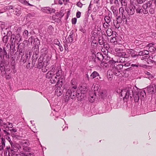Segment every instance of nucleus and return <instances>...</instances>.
I'll return each mask as SVG.
<instances>
[{"label": "nucleus", "instance_id": "59", "mask_svg": "<svg viewBox=\"0 0 156 156\" xmlns=\"http://www.w3.org/2000/svg\"><path fill=\"white\" fill-rule=\"evenodd\" d=\"M113 12L115 16L116 17L118 16L119 13L118 11L116 9L115 10H113Z\"/></svg>", "mask_w": 156, "mask_h": 156}, {"label": "nucleus", "instance_id": "14", "mask_svg": "<svg viewBox=\"0 0 156 156\" xmlns=\"http://www.w3.org/2000/svg\"><path fill=\"white\" fill-rule=\"evenodd\" d=\"M55 68L52 67L51 69L48 71L46 75V78L48 79H50L51 78L55 76Z\"/></svg>", "mask_w": 156, "mask_h": 156}, {"label": "nucleus", "instance_id": "49", "mask_svg": "<svg viewBox=\"0 0 156 156\" xmlns=\"http://www.w3.org/2000/svg\"><path fill=\"white\" fill-rule=\"evenodd\" d=\"M119 12L120 15L125 14L126 13V12H125L124 8L122 7L119 8Z\"/></svg>", "mask_w": 156, "mask_h": 156}, {"label": "nucleus", "instance_id": "12", "mask_svg": "<svg viewBox=\"0 0 156 156\" xmlns=\"http://www.w3.org/2000/svg\"><path fill=\"white\" fill-rule=\"evenodd\" d=\"M25 53V56L26 57V58L23 59V55H22L21 56V61L23 63L25 62L26 61V60L30 58L31 55H30V49L29 48L27 49L26 50Z\"/></svg>", "mask_w": 156, "mask_h": 156}, {"label": "nucleus", "instance_id": "20", "mask_svg": "<svg viewBox=\"0 0 156 156\" xmlns=\"http://www.w3.org/2000/svg\"><path fill=\"white\" fill-rule=\"evenodd\" d=\"M50 79V82L51 83L53 84L57 83V84L60 86V83H58V79L55 76Z\"/></svg>", "mask_w": 156, "mask_h": 156}, {"label": "nucleus", "instance_id": "6", "mask_svg": "<svg viewBox=\"0 0 156 156\" xmlns=\"http://www.w3.org/2000/svg\"><path fill=\"white\" fill-rule=\"evenodd\" d=\"M11 148L9 147H7V149L8 150L9 154H13L17 152L20 147L19 144H13V143L11 144Z\"/></svg>", "mask_w": 156, "mask_h": 156}, {"label": "nucleus", "instance_id": "11", "mask_svg": "<svg viewBox=\"0 0 156 156\" xmlns=\"http://www.w3.org/2000/svg\"><path fill=\"white\" fill-rule=\"evenodd\" d=\"M152 5V3H151L150 0L143 4L142 7L143 9V13L144 14H147L148 13V11L147 9L148 8L151 7Z\"/></svg>", "mask_w": 156, "mask_h": 156}, {"label": "nucleus", "instance_id": "58", "mask_svg": "<svg viewBox=\"0 0 156 156\" xmlns=\"http://www.w3.org/2000/svg\"><path fill=\"white\" fill-rule=\"evenodd\" d=\"M98 42L99 44L101 45H102L103 44H104L105 43L104 42V41L102 38H101V39H99Z\"/></svg>", "mask_w": 156, "mask_h": 156}, {"label": "nucleus", "instance_id": "47", "mask_svg": "<svg viewBox=\"0 0 156 156\" xmlns=\"http://www.w3.org/2000/svg\"><path fill=\"white\" fill-rule=\"evenodd\" d=\"M150 56L149 55V54L148 53H147V54L145 55H144L142 56V57L141 58V59L143 60L144 59L148 58H149L150 59Z\"/></svg>", "mask_w": 156, "mask_h": 156}, {"label": "nucleus", "instance_id": "48", "mask_svg": "<svg viewBox=\"0 0 156 156\" xmlns=\"http://www.w3.org/2000/svg\"><path fill=\"white\" fill-rule=\"evenodd\" d=\"M110 42L112 43H114L115 44H116L117 43L116 38L115 37H114L111 39Z\"/></svg>", "mask_w": 156, "mask_h": 156}, {"label": "nucleus", "instance_id": "56", "mask_svg": "<svg viewBox=\"0 0 156 156\" xmlns=\"http://www.w3.org/2000/svg\"><path fill=\"white\" fill-rule=\"evenodd\" d=\"M103 47L104 48L106 49V50H108L109 48V44L106 43V44H105V43L103 44Z\"/></svg>", "mask_w": 156, "mask_h": 156}, {"label": "nucleus", "instance_id": "41", "mask_svg": "<svg viewBox=\"0 0 156 156\" xmlns=\"http://www.w3.org/2000/svg\"><path fill=\"white\" fill-rule=\"evenodd\" d=\"M22 155L23 156H34V155L33 153H30L28 152L26 153H22Z\"/></svg>", "mask_w": 156, "mask_h": 156}, {"label": "nucleus", "instance_id": "30", "mask_svg": "<svg viewBox=\"0 0 156 156\" xmlns=\"http://www.w3.org/2000/svg\"><path fill=\"white\" fill-rule=\"evenodd\" d=\"M54 29L52 26L50 25L48 26V29L47 32L50 35H52L53 34Z\"/></svg>", "mask_w": 156, "mask_h": 156}, {"label": "nucleus", "instance_id": "7", "mask_svg": "<svg viewBox=\"0 0 156 156\" xmlns=\"http://www.w3.org/2000/svg\"><path fill=\"white\" fill-rule=\"evenodd\" d=\"M75 36L74 32L73 30L72 31L70 35L67 39H66V41H65L64 43H65V47H68L69 46L71 43L73 41L74 37Z\"/></svg>", "mask_w": 156, "mask_h": 156}, {"label": "nucleus", "instance_id": "35", "mask_svg": "<svg viewBox=\"0 0 156 156\" xmlns=\"http://www.w3.org/2000/svg\"><path fill=\"white\" fill-rule=\"evenodd\" d=\"M146 94L144 90H142L140 93V99L142 100L144 97L146 96Z\"/></svg>", "mask_w": 156, "mask_h": 156}, {"label": "nucleus", "instance_id": "60", "mask_svg": "<svg viewBox=\"0 0 156 156\" xmlns=\"http://www.w3.org/2000/svg\"><path fill=\"white\" fill-rule=\"evenodd\" d=\"M8 125H9V126H6V127L5 128V129H6V128H8V130H9V128H12L13 127V124L12 123H10L9 122H8Z\"/></svg>", "mask_w": 156, "mask_h": 156}, {"label": "nucleus", "instance_id": "36", "mask_svg": "<svg viewBox=\"0 0 156 156\" xmlns=\"http://www.w3.org/2000/svg\"><path fill=\"white\" fill-rule=\"evenodd\" d=\"M28 31L25 30L23 32V35L24 38L25 39H27L28 37Z\"/></svg>", "mask_w": 156, "mask_h": 156}, {"label": "nucleus", "instance_id": "22", "mask_svg": "<svg viewBox=\"0 0 156 156\" xmlns=\"http://www.w3.org/2000/svg\"><path fill=\"white\" fill-rule=\"evenodd\" d=\"M147 89L148 92L152 94L155 92V90L154 85H150L147 87Z\"/></svg>", "mask_w": 156, "mask_h": 156}, {"label": "nucleus", "instance_id": "25", "mask_svg": "<svg viewBox=\"0 0 156 156\" xmlns=\"http://www.w3.org/2000/svg\"><path fill=\"white\" fill-rule=\"evenodd\" d=\"M128 57H126L125 56H120L119 57L118 59L117 62L120 63H124L126 62V58H127Z\"/></svg>", "mask_w": 156, "mask_h": 156}, {"label": "nucleus", "instance_id": "51", "mask_svg": "<svg viewBox=\"0 0 156 156\" xmlns=\"http://www.w3.org/2000/svg\"><path fill=\"white\" fill-rule=\"evenodd\" d=\"M122 18L121 17V16H119L116 17V20H115L120 24L122 22Z\"/></svg>", "mask_w": 156, "mask_h": 156}, {"label": "nucleus", "instance_id": "62", "mask_svg": "<svg viewBox=\"0 0 156 156\" xmlns=\"http://www.w3.org/2000/svg\"><path fill=\"white\" fill-rule=\"evenodd\" d=\"M6 9L9 10L10 9H12L13 8V6L12 5H9L6 6L5 7Z\"/></svg>", "mask_w": 156, "mask_h": 156}, {"label": "nucleus", "instance_id": "63", "mask_svg": "<svg viewBox=\"0 0 156 156\" xmlns=\"http://www.w3.org/2000/svg\"><path fill=\"white\" fill-rule=\"evenodd\" d=\"M77 21L76 18H74L72 19V23L73 24H75Z\"/></svg>", "mask_w": 156, "mask_h": 156}, {"label": "nucleus", "instance_id": "15", "mask_svg": "<svg viewBox=\"0 0 156 156\" xmlns=\"http://www.w3.org/2000/svg\"><path fill=\"white\" fill-rule=\"evenodd\" d=\"M112 18V14L109 11L108 15L105 16L104 18V20L106 23H110Z\"/></svg>", "mask_w": 156, "mask_h": 156}, {"label": "nucleus", "instance_id": "10", "mask_svg": "<svg viewBox=\"0 0 156 156\" xmlns=\"http://www.w3.org/2000/svg\"><path fill=\"white\" fill-rule=\"evenodd\" d=\"M41 10L43 12L48 14L55 13V9L51 8L49 7H42Z\"/></svg>", "mask_w": 156, "mask_h": 156}, {"label": "nucleus", "instance_id": "57", "mask_svg": "<svg viewBox=\"0 0 156 156\" xmlns=\"http://www.w3.org/2000/svg\"><path fill=\"white\" fill-rule=\"evenodd\" d=\"M53 43L55 44L58 45L60 44V43L57 39H55L53 41Z\"/></svg>", "mask_w": 156, "mask_h": 156}, {"label": "nucleus", "instance_id": "31", "mask_svg": "<svg viewBox=\"0 0 156 156\" xmlns=\"http://www.w3.org/2000/svg\"><path fill=\"white\" fill-rule=\"evenodd\" d=\"M146 0H134L133 3L136 6H138V5L139 4H142L143 2H145Z\"/></svg>", "mask_w": 156, "mask_h": 156}, {"label": "nucleus", "instance_id": "50", "mask_svg": "<svg viewBox=\"0 0 156 156\" xmlns=\"http://www.w3.org/2000/svg\"><path fill=\"white\" fill-rule=\"evenodd\" d=\"M79 30L83 33L84 34H86V30L82 26H80L79 27Z\"/></svg>", "mask_w": 156, "mask_h": 156}, {"label": "nucleus", "instance_id": "3", "mask_svg": "<svg viewBox=\"0 0 156 156\" xmlns=\"http://www.w3.org/2000/svg\"><path fill=\"white\" fill-rule=\"evenodd\" d=\"M55 76L58 79V83H60V85L62 87L65 82V77L64 72L61 68H58L55 72Z\"/></svg>", "mask_w": 156, "mask_h": 156}, {"label": "nucleus", "instance_id": "52", "mask_svg": "<svg viewBox=\"0 0 156 156\" xmlns=\"http://www.w3.org/2000/svg\"><path fill=\"white\" fill-rule=\"evenodd\" d=\"M11 136L13 138H17L19 137V136L17 133H11Z\"/></svg>", "mask_w": 156, "mask_h": 156}, {"label": "nucleus", "instance_id": "45", "mask_svg": "<svg viewBox=\"0 0 156 156\" xmlns=\"http://www.w3.org/2000/svg\"><path fill=\"white\" fill-rule=\"evenodd\" d=\"M110 26V23H106L105 22L103 23V27L105 29H108Z\"/></svg>", "mask_w": 156, "mask_h": 156}, {"label": "nucleus", "instance_id": "61", "mask_svg": "<svg viewBox=\"0 0 156 156\" xmlns=\"http://www.w3.org/2000/svg\"><path fill=\"white\" fill-rule=\"evenodd\" d=\"M9 130L11 131V133H15L17 132L16 129L14 128H12V129H9Z\"/></svg>", "mask_w": 156, "mask_h": 156}, {"label": "nucleus", "instance_id": "39", "mask_svg": "<svg viewBox=\"0 0 156 156\" xmlns=\"http://www.w3.org/2000/svg\"><path fill=\"white\" fill-rule=\"evenodd\" d=\"M99 76V74L96 71H94L90 75L91 77H92L93 79Z\"/></svg>", "mask_w": 156, "mask_h": 156}, {"label": "nucleus", "instance_id": "5", "mask_svg": "<svg viewBox=\"0 0 156 156\" xmlns=\"http://www.w3.org/2000/svg\"><path fill=\"white\" fill-rule=\"evenodd\" d=\"M92 54V55L90 56V59H91L96 64L100 63L103 59V55L100 52H98L96 54H94L93 53Z\"/></svg>", "mask_w": 156, "mask_h": 156}, {"label": "nucleus", "instance_id": "17", "mask_svg": "<svg viewBox=\"0 0 156 156\" xmlns=\"http://www.w3.org/2000/svg\"><path fill=\"white\" fill-rule=\"evenodd\" d=\"M147 47L148 48V50L151 52L154 51L156 50V47L155 44L150 43L148 44Z\"/></svg>", "mask_w": 156, "mask_h": 156}, {"label": "nucleus", "instance_id": "55", "mask_svg": "<svg viewBox=\"0 0 156 156\" xmlns=\"http://www.w3.org/2000/svg\"><path fill=\"white\" fill-rule=\"evenodd\" d=\"M33 40H34V41L35 42L36 40L34 39V37L33 36H31L29 38L28 41L29 42L32 44L33 41Z\"/></svg>", "mask_w": 156, "mask_h": 156}, {"label": "nucleus", "instance_id": "24", "mask_svg": "<svg viewBox=\"0 0 156 156\" xmlns=\"http://www.w3.org/2000/svg\"><path fill=\"white\" fill-rule=\"evenodd\" d=\"M10 33H11V31H10L7 33V34L6 35L4 36L2 39V41L5 44H7L8 40H9V36H8V34H10Z\"/></svg>", "mask_w": 156, "mask_h": 156}, {"label": "nucleus", "instance_id": "8", "mask_svg": "<svg viewBox=\"0 0 156 156\" xmlns=\"http://www.w3.org/2000/svg\"><path fill=\"white\" fill-rule=\"evenodd\" d=\"M115 53L118 56L120 57L125 56L129 57L128 55L126 54V52L123 49L119 48H115Z\"/></svg>", "mask_w": 156, "mask_h": 156}, {"label": "nucleus", "instance_id": "18", "mask_svg": "<svg viewBox=\"0 0 156 156\" xmlns=\"http://www.w3.org/2000/svg\"><path fill=\"white\" fill-rule=\"evenodd\" d=\"M0 56L3 58L7 57V52L5 47H3V48L0 47Z\"/></svg>", "mask_w": 156, "mask_h": 156}, {"label": "nucleus", "instance_id": "53", "mask_svg": "<svg viewBox=\"0 0 156 156\" xmlns=\"http://www.w3.org/2000/svg\"><path fill=\"white\" fill-rule=\"evenodd\" d=\"M123 65L122 64H119L117 65L116 68L117 70L119 71V70H121L122 69Z\"/></svg>", "mask_w": 156, "mask_h": 156}, {"label": "nucleus", "instance_id": "40", "mask_svg": "<svg viewBox=\"0 0 156 156\" xmlns=\"http://www.w3.org/2000/svg\"><path fill=\"white\" fill-rule=\"evenodd\" d=\"M113 24L115 28L117 29L119 28L120 26V23H118L115 20H113Z\"/></svg>", "mask_w": 156, "mask_h": 156}, {"label": "nucleus", "instance_id": "54", "mask_svg": "<svg viewBox=\"0 0 156 156\" xmlns=\"http://www.w3.org/2000/svg\"><path fill=\"white\" fill-rule=\"evenodd\" d=\"M2 142H1V147H5V140L4 138L2 137L1 138Z\"/></svg>", "mask_w": 156, "mask_h": 156}, {"label": "nucleus", "instance_id": "19", "mask_svg": "<svg viewBox=\"0 0 156 156\" xmlns=\"http://www.w3.org/2000/svg\"><path fill=\"white\" fill-rule=\"evenodd\" d=\"M62 92L63 90L61 87L59 86L56 87L55 91V95L58 96H60L62 94Z\"/></svg>", "mask_w": 156, "mask_h": 156}, {"label": "nucleus", "instance_id": "46", "mask_svg": "<svg viewBox=\"0 0 156 156\" xmlns=\"http://www.w3.org/2000/svg\"><path fill=\"white\" fill-rule=\"evenodd\" d=\"M47 66H45V65H43V66H42V67H41V68H40L39 67H40V66H39V64H38V66H37V67L38 68H39V69H42V71L44 73V72H46L47 71V69H46V68H45Z\"/></svg>", "mask_w": 156, "mask_h": 156}, {"label": "nucleus", "instance_id": "4", "mask_svg": "<svg viewBox=\"0 0 156 156\" xmlns=\"http://www.w3.org/2000/svg\"><path fill=\"white\" fill-rule=\"evenodd\" d=\"M76 96H77L76 90L72 88L71 89H68L67 91L65 96V101L66 102L68 101L70 98L74 99Z\"/></svg>", "mask_w": 156, "mask_h": 156}, {"label": "nucleus", "instance_id": "27", "mask_svg": "<svg viewBox=\"0 0 156 156\" xmlns=\"http://www.w3.org/2000/svg\"><path fill=\"white\" fill-rule=\"evenodd\" d=\"M14 10L15 14L17 16H20L22 13L21 8L20 7L16 8Z\"/></svg>", "mask_w": 156, "mask_h": 156}, {"label": "nucleus", "instance_id": "64", "mask_svg": "<svg viewBox=\"0 0 156 156\" xmlns=\"http://www.w3.org/2000/svg\"><path fill=\"white\" fill-rule=\"evenodd\" d=\"M77 5L80 7L81 8L83 5V4L80 2H79L76 4Z\"/></svg>", "mask_w": 156, "mask_h": 156}, {"label": "nucleus", "instance_id": "44", "mask_svg": "<svg viewBox=\"0 0 156 156\" xmlns=\"http://www.w3.org/2000/svg\"><path fill=\"white\" fill-rule=\"evenodd\" d=\"M21 3L23 4H24L25 5H30L31 6H34V5L30 4L26 0H21Z\"/></svg>", "mask_w": 156, "mask_h": 156}, {"label": "nucleus", "instance_id": "26", "mask_svg": "<svg viewBox=\"0 0 156 156\" xmlns=\"http://www.w3.org/2000/svg\"><path fill=\"white\" fill-rule=\"evenodd\" d=\"M138 7H136V10L137 13L142 14L143 13V9H142V7H141L140 5H138Z\"/></svg>", "mask_w": 156, "mask_h": 156}, {"label": "nucleus", "instance_id": "43", "mask_svg": "<svg viewBox=\"0 0 156 156\" xmlns=\"http://www.w3.org/2000/svg\"><path fill=\"white\" fill-rule=\"evenodd\" d=\"M22 144L23 147H26L29 145L30 143L28 140H24L22 142Z\"/></svg>", "mask_w": 156, "mask_h": 156}, {"label": "nucleus", "instance_id": "37", "mask_svg": "<svg viewBox=\"0 0 156 156\" xmlns=\"http://www.w3.org/2000/svg\"><path fill=\"white\" fill-rule=\"evenodd\" d=\"M121 2V5L124 6L126 8L127 6V3L126 0H119Z\"/></svg>", "mask_w": 156, "mask_h": 156}, {"label": "nucleus", "instance_id": "2", "mask_svg": "<svg viewBox=\"0 0 156 156\" xmlns=\"http://www.w3.org/2000/svg\"><path fill=\"white\" fill-rule=\"evenodd\" d=\"M41 55L38 60L40 68L43 65L47 66L48 62L51 58L52 55L48 53V49L47 47H44L41 50Z\"/></svg>", "mask_w": 156, "mask_h": 156}, {"label": "nucleus", "instance_id": "34", "mask_svg": "<svg viewBox=\"0 0 156 156\" xmlns=\"http://www.w3.org/2000/svg\"><path fill=\"white\" fill-rule=\"evenodd\" d=\"M146 52H148V51L147 50H144L142 51H140L138 53H137V57L139 56H143L147 54Z\"/></svg>", "mask_w": 156, "mask_h": 156}, {"label": "nucleus", "instance_id": "38", "mask_svg": "<svg viewBox=\"0 0 156 156\" xmlns=\"http://www.w3.org/2000/svg\"><path fill=\"white\" fill-rule=\"evenodd\" d=\"M106 34L108 36H111L113 33V31L111 28H108L106 31Z\"/></svg>", "mask_w": 156, "mask_h": 156}, {"label": "nucleus", "instance_id": "21", "mask_svg": "<svg viewBox=\"0 0 156 156\" xmlns=\"http://www.w3.org/2000/svg\"><path fill=\"white\" fill-rule=\"evenodd\" d=\"M128 52L133 58H135L137 57V52L133 49L129 50Z\"/></svg>", "mask_w": 156, "mask_h": 156}, {"label": "nucleus", "instance_id": "28", "mask_svg": "<svg viewBox=\"0 0 156 156\" xmlns=\"http://www.w3.org/2000/svg\"><path fill=\"white\" fill-rule=\"evenodd\" d=\"M131 66L133 67H140L144 68H146L147 67V66L146 65L140 64L138 63H136V64H132L131 65Z\"/></svg>", "mask_w": 156, "mask_h": 156}, {"label": "nucleus", "instance_id": "16", "mask_svg": "<svg viewBox=\"0 0 156 156\" xmlns=\"http://www.w3.org/2000/svg\"><path fill=\"white\" fill-rule=\"evenodd\" d=\"M90 101L91 102L94 101L96 96V93L95 92H91L89 94Z\"/></svg>", "mask_w": 156, "mask_h": 156}, {"label": "nucleus", "instance_id": "29", "mask_svg": "<svg viewBox=\"0 0 156 156\" xmlns=\"http://www.w3.org/2000/svg\"><path fill=\"white\" fill-rule=\"evenodd\" d=\"M15 39L14 37V35H12L11 37V45H10V48L12 47L13 49L15 48V46L14 42V40Z\"/></svg>", "mask_w": 156, "mask_h": 156}, {"label": "nucleus", "instance_id": "9", "mask_svg": "<svg viewBox=\"0 0 156 156\" xmlns=\"http://www.w3.org/2000/svg\"><path fill=\"white\" fill-rule=\"evenodd\" d=\"M136 5L133 4H130V5L128 9L127 8L126 10L129 15H133L135 12Z\"/></svg>", "mask_w": 156, "mask_h": 156}, {"label": "nucleus", "instance_id": "33", "mask_svg": "<svg viewBox=\"0 0 156 156\" xmlns=\"http://www.w3.org/2000/svg\"><path fill=\"white\" fill-rule=\"evenodd\" d=\"M150 59L151 60L152 62H156V54H152L150 56Z\"/></svg>", "mask_w": 156, "mask_h": 156}, {"label": "nucleus", "instance_id": "13", "mask_svg": "<svg viewBox=\"0 0 156 156\" xmlns=\"http://www.w3.org/2000/svg\"><path fill=\"white\" fill-rule=\"evenodd\" d=\"M25 47V44L23 43H20L18 46L17 52H18L20 55H23V54L22 55L24 52V49Z\"/></svg>", "mask_w": 156, "mask_h": 156}, {"label": "nucleus", "instance_id": "1", "mask_svg": "<svg viewBox=\"0 0 156 156\" xmlns=\"http://www.w3.org/2000/svg\"><path fill=\"white\" fill-rule=\"evenodd\" d=\"M121 95L124 100L130 99L133 97L136 102H138L140 99V93L136 87L128 86L126 89L121 90Z\"/></svg>", "mask_w": 156, "mask_h": 156}, {"label": "nucleus", "instance_id": "23", "mask_svg": "<svg viewBox=\"0 0 156 156\" xmlns=\"http://www.w3.org/2000/svg\"><path fill=\"white\" fill-rule=\"evenodd\" d=\"M71 83L72 85L71 87L72 88L76 90L77 86L76 80L74 79H73L71 81Z\"/></svg>", "mask_w": 156, "mask_h": 156}, {"label": "nucleus", "instance_id": "32", "mask_svg": "<svg viewBox=\"0 0 156 156\" xmlns=\"http://www.w3.org/2000/svg\"><path fill=\"white\" fill-rule=\"evenodd\" d=\"M14 37L15 38V41H16L20 42L21 40V37L19 34H17L15 36H14Z\"/></svg>", "mask_w": 156, "mask_h": 156}, {"label": "nucleus", "instance_id": "42", "mask_svg": "<svg viewBox=\"0 0 156 156\" xmlns=\"http://www.w3.org/2000/svg\"><path fill=\"white\" fill-rule=\"evenodd\" d=\"M107 95L108 94L106 90H104L102 92H101V96L102 97V98H103V99L107 97Z\"/></svg>", "mask_w": 156, "mask_h": 156}]
</instances>
